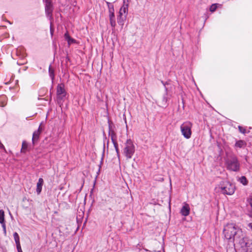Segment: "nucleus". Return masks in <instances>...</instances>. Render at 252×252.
Returning <instances> with one entry per match:
<instances>
[{"instance_id":"aec40b11","label":"nucleus","mask_w":252,"mask_h":252,"mask_svg":"<svg viewBox=\"0 0 252 252\" xmlns=\"http://www.w3.org/2000/svg\"><path fill=\"white\" fill-rule=\"evenodd\" d=\"M49 74L52 81H53L55 78V74L54 70L52 68L51 65H50L49 67Z\"/></svg>"},{"instance_id":"7c9ffc66","label":"nucleus","mask_w":252,"mask_h":252,"mask_svg":"<svg viewBox=\"0 0 252 252\" xmlns=\"http://www.w3.org/2000/svg\"><path fill=\"white\" fill-rule=\"evenodd\" d=\"M108 11H109V15H115L114 14V8H111V9H108Z\"/></svg>"},{"instance_id":"5701e85b","label":"nucleus","mask_w":252,"mask_h":252,"mask_svg":"<svg viewBox=\"0 0 252 252\" xmlns=\"http://www.w3.org/2000/svg\"><path fill=\"white\" fill-rule=\"evenodd\" d=\"M0 223H5L4 212L3 210H0Z\"/></svg>"},{"instance_id":"f03ea898","label":"nucleus","mask_w":252,"mask_h":252,"mask_svg":"<svg viewBox=\"0 0 252 252\" xmlns=\"http://www.w3.org/2000/svg\"><path fill=\"white\" fill-rule=\"evenodd\" d=\"M225 165L227 170L238 172L240 169V163L236 155L232 154L225 159Z\"/></svg>"},{"instance_id":"1a4fd4ad","label":"nucleus","mask_w":252,"mask_h":252,"mask_svg":"<svg viewBox=\"0 0 252 252\" xmlns=\"http://www.w3.org/2000/svg\"><path fill=\"white\" fill-rule=\"evenodd\" d=\"M66 92L64 88L63 84H59L57 86V94L58 100H62L66 96Z\"/></svg>"},{"instance_id":"20e7f679","label":"nucleus","mask_w":252,"mask_h":252,"mask_svg":"<svg viewBox=\"0 0 252 252\" xmlns=\"http://www.w3.org/2000/svg\"><path fill=\"white\" fill-rule=\"evenodd\" d=\"M237 242L245 252H252V239L246 237L244 233Z\"/></svg>"},{"instance_id":"2eb2a0df","label":"nucleus","mask_w":252,"mask_h":252,"mask_svg":"<svg viewBox=\"0 0 252 252\" xmlns=\"http://www.w3.org/2000/svg\"><path fill=\"white\" fill-rule=\"evenodd\" d=\"M247 145L246 142L242 140H239L236 142L235 144V147L242 148H245Z\"/></svg>"},{"instance_id":"f3484780","label":"nucleus","mask_w":252,"mask_h":252,"mask_svg":"<svg viewBox=\"0 0 252 252\" xmlns=\"http://www.w3.org/2000/svg\"><path fill=\"white\" fill-rule=\"evenodd\" d=\"M126 16H122L120 15H118L117 22H118V24H119L120 25H121L122 26H123L124 25V22L126 20Z\"/></svg>"},{"instance_id":"423d86ee","label":"nucleus","mask_w":252,"mask_h":252,"mask_svg":"<svg viewBox=\"0 0 252 252\" xmlns=\"http://www.w3.org/2000/svg\"><path fill=\"white\" fill-rule=\"evenodd\" d=\"M192 124L189 121L183 123L180 126L181 131L182 135L186 139H189L191 135V128Z\"/></svg>"},{"instance_id":"c85d7f7f","label":"nucleus","mask_w":252,"mask_h":252,"mask_svg":"<svg viewBox=\"0 0 252 252\" xmlns=\"http://www.w3.org/2000/svg\"><path fill=\"white\" fill-rule=\"evenodd\" d=\"M249 204L250 205V208H249V211L250 209H252V198L250 197L247 200Z\"/></svg>"},{"instance_id":"ddd939ff","label":"nucleus","mask_w":252,"mask_h":252,"mask_svg":"<svg viewBox=\"0 0 252 252\" xmlns=\"http://www.w3.org/2000/svg\"><path fill=\"white\" fill-rule=\"evenodd\" d=\"M44 181L42 178H39L36 186V192L37 194H39L42 190V186L43 185Z\"/></svg>"},{"instance_id":"4468645a","label":"nucleus","mask_w":252,"mask_h":252,"mask_svg":"<svg viewBox=\"0 0 252 252\" xmlns=\"http://www.w3.org/2000/svg\"><path fill=\"white\" fill-rule=\"evenodd\" d=\"M41 133L37 131H35L32 134V142L33 145L36 143L39 138V135H40Z\"/></svg>"},{"instance_id":"473e14b6","label":"nucleus","mask_w":252,"mask_h":252,"mask_svg":"<svg viewBox=\"0 0 252 252\" xmlns=\"http://www.w3.org/2000/svg\"><path fill=\"white\" fill-rule=\"evenodd\" d=\"M43 130V127H42V123H41L40 126L38 127V129L36 131H38L40 133H41V132Z\"/></svg>"},{"instance_id":"393cba45","label":"nucleus","mask_w":252,"mask_h":252,"mask_svg":"<svg viewBox=\"0 0 252 252\" xmlns=\"http://www.w3.org/2000/svg\"><path fill=\"white\" fill-rule=\"evenodd\" d=\"M113 145H114V148L115 149V150H116V152L117 153V156L118 157H119L120 156V152H119V148H118V144L117 142V140H115V141H112Z\"/></svg>"},{"instance_id":"f257e3e1","label":"nucleus","mask_w":252,"mask_h":252,"mask_svg":"<svg viewBox=\"0 0 252 252\" xmlns=\"http://www.w3.org/2000/svg\"><path fill=\"white\" fill-rule=\"evenodd\" d=\"M223 233L225 239L231 242H238L243 235L241 228L234 223H228L224 226Z\"/></svg>"},{"instance_id":"bb28decb","label":"nucleus","mask_w":252,"mask_h":252,"mask_svg":"<svg viewBox=\"0 0 252 252\" xmlns=\"http://www.w3.org/2000/svg\"><path fill=\"white\" fill-rule=\"evenodd\" d=\"M217 8V4H213L210 8V10L211 12H214Z\"/></svg>"},{"instance_id":"2f4dec72","label":"nucleus","mask_w":252,"mask_h":252,"mask_svg":"<svg viewBox=\"0 0 252 252\" xmlns=\"http://www.w3.org/2000/svg\"><path fill=\"white\" fill-rule=\"evenodd\" d=\"M106 3H107V5L108 9L114 8V5H113V4L112 3H110L109 2L106 1Z\"/></svg>"},{"instance_id":"a211bd4d","label":"nucleus","mask_w":252,"mask_h":252,"mask_svg":"<svg viewBox=\"0 0 252 252\" xmlns=\"http://www.w3.org/2000/svg\"><path fill=\"white\" fill-rule=\"evenodd\" d=\"M7 103V97L5 95H2L0 96V106L4 107Z\"/></svg>"},{"instance_id":"f8f14e48","label":"nucleus","mask_w":252,"mask_h":252,"mask_svg":"<svg viewBox=\"0 0 252 252\" xmlns=\"http://www.w3.org/2000/svg\"><path fill=\"white\" fill-rule=\"evenodd\" d=\"M190 209L188 204H186L181 210L180 213L184 216H187L189 215Z\"/></svg>"},{"instance_id":"6e6552de","label":"nucleus","mask_w":252,"mask_h":252,"mask_svg":"<svg viewBox=\"0 0 252 252\" xmlns=\"http://www.w3.org/2000/svg\"><path fill=\"white\" fill-rule=\"evenodd\" d=\"M109 136H110L112 141L117 140V135L115 131L116 127L114 124L111 121L108 120Z\"/></svg>"},{"instance_id":"c756f323","label":"nucleus","mask_w":252,"mask_h":252,"mask_svg":"<svg viewBox=\"0 0 252 252\" xmlns=\"http://www.w3.org/2000/svg\"><path fill=\"white\" fill-rule=\"evenodd\" d=\"M1 225H2V227L3 228V233L5 235H6V225H5V223H1Z\"/></svg>"},{"instance_id":"b1692460","label":"nucleus","mask_w":252,"mask_h":252,"mask_svg":"<svg viewBox=\"0 0 252 252\" xmlns=\"http://www.w3.org/2000/svg\"><path fill=\"white\" fill-rule=\"evenodd\" d=\"M28 147V143L26 141H23L22 143L21 152L22 153H26L27 151V148Z\"/></svg>"},{"instance_id":"a878e982","label":"nucleus","mask_w":252,"mask_h":252,"mask_svg":"<svg viewBox=\"0 0 252 252\" xmlns=\"http://www.w3.org/2000/svg\"><path fill=\"white\" fill-rule=\"evenodd\" d=\"M161 83L164 86L165 91H166V88H169L168 87H167V86L170 85V81L169 80V81H166L165 82H164L163 81H161Z\"/></svg>"},{"instance_id":"e433bc0d","label":"nucleus","mask_w":252,"mask_h":252,"mask_svg":"<svg viewBox=\"0 0 252 252\" xmlns=\"http://www.w3.org/2000/svg\"><path fill=\"white\" fill-rule=\"evenodd\" d=\"M249 213H250V216L251 217H252V209H250V210L249 211Z\"/></svg>"},{"instance_id":"412c9836","label":"nucleus","mask_w":252,"mask_h":252,"mask_svg":"<svg viewBox=\"0 0 252 252\" xmlns=\"http://www.w3.org/2000/svg\"><path fill=\"white\" fill-rule=\"evenodd\" d=\"M13 237L15 241L16 246L20 245V238L17 232H14L13 234Z\"/></svg>"},{"instance_id":"7ed1b4c3","label":"nucleus","mask_w":252,"mask_h":252,"mask_svg":"<svg viewBox=\"0 0 252 252\" xmlns=\"http://www.w3.org/2000/svg\"><path fill=\"white\" fill-rule=\"evenodd\" d=\"M218 189L222 194L232 195L234 193L235 187L233 184L224 180L220 183Z\"/></svg>"},{"instance_id":"cd10ccee","label":"nucleus","mask_w":252,"mask_h":252,"mask_svg":"<svg viewBox=\"0 0 252 252\" xmlns=\"http://www.w3.org/2000/svg\"><path fill=\"white\" fill-rule=\"evenodd\" d=\"M238 129L239 131L242 133L245 134L246 132V129L242 126H239Z\"/></svg>"},{"instance_id":"9b49d317","label":"nucleus","mask_w":252,"mask_h":252,"mask_svg":"<svg viewBox=\"0 0 252 252\" xmlns=\"http://www.w3.org/2000/svg\"><path fill=\"white\" fill-rule=\"evenodd\" d=\"M126 0H124V4L119 10L118 15L122 16H126V17L127 16L128 13V0H127V2H126Z\"/></svg>"},{"instance_id":"9d476101","label":"nucleus","mask_w":252,"mask_h":252,"mask_svg":"<svg viewBox=\"0 0 252 252\" xmlns=\"http://www.w3.org/2000/svg\"><path fill=\"white\" fill-rule=\"evenodd\" d=\"M45 2V13L47 17L52 18V12L53 10L51 0H43Z\"/></svg>"},{"instance_id":"72a5a7b5","label":"nucleus","mask_w":252,"mask_h":252,"mask_svg":"<svg viewBox=\"0 0 252 252\" xmlns=\"http://www.w3.org/2000/svg\"><path fill=\"white\" fill-rule=\"evenodd\" d=\"M16 248H17L18 252H23L22 249H21V245L16 246Z\"/></svg>"},{"instance_id":"dca6fc26","label":"nucleus","mask_w":252,"mask_h":252,"mask_svg":"<svg viewBox=\"0 0 252 252\" xmlns=\"http://www.w3.org/2000/svg\"><path fill=\"white\" fill-rule=\"evenodd\" d=\"M64 38H65V40L67 41L68 45H70L71 44L74 43L76 42V40L74 39L71 38L69 36V35L67 32H66L64 34Z\"/></svg>"},{"instance_id":"c9c22d12","label":"nucleus","mask_w":252,"mask_h":252,"mask_svg":"<svg viewBox=\"0 0 252 252\" xmlns=\"http://www.w3.org/2000/svg\"><path fill=\"white\" fill-rule=\"evenodd\" d=\"M248 226L250 228V229L252 230V222L249 223Z\"/></svg>"},{"instance_id":"f704fd0d","label":"nucleus","mask_w":252,"mask_h":252,"mask_svg":"<svg viewBox=\"0 0 252 252\" xmlns=\"http://www.w3.org/2000/svg\"><path fill=\"white\" fill-rule=\"evenodd\" d=\"M53 32H54V30L52 28V26L51 25V26H50V32H51V34L52 35H53Z\"/></svg>"},{"instance_id":"6ab92c4d","label":"nucleus","mask_w":252,"mask_h":252,"mask_svg":"<svg viewBox=\"0 0 252 252\" xmlns=\"http://www.w3.org/2000/svg\"><path fill=\"white\" fill-rule=\"evenodd\" d=\"M110 24L111 27L115 28L116 25L115 15H109Z\"/></svg>"},{"instance_id":"39448f33","label":"nucleus","mask_w":252,"mask_h":252,"mask_svg":"<svg viewBox=\"0 0 252 252\" xmlns=\"http://www.w3.org/2000/svg\"><path fill=\"white\" fill-rule=\"evenodd\" d=\"M135 153V146L132 141L129 139L125 143V147L123 150V154L127 159H130Z\"/></svg>"},{"instance_id":"4be33fe9","label":"nucleus","mask_w":252,"mask_h":252,"mask_svg":"<svg viewBox=\"0 0 252 252\" xmlns=\"http://www.w3.org/2000/svg\"><path fill=\"white\" fill-rule=\"evenodd\" d=\"M238 181L243 185H247L248 184V180L245 176H242L239 178Z\"/></svg>"},{"instance_id":"0eeeda50","label":"nucleus","mask_w":252,"mask_h":252,"mask_svg":"<svg viewBox=\"0 0 252 252\" xmlns=\"http://www.w3.org/2000/svg\"><path fill=\"white\" fill-rule=\"evenodd\" d=\"M172 97V94L170 92L169 88H166V91L161 99L159 101V105L162 107L165 108L168 105V101Z\"/></svg>"}]
</instances>
